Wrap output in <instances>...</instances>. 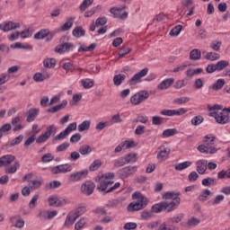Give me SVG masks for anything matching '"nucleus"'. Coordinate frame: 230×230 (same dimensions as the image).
Instances as JSON below:
<instances>
[{"mask_svg":"<svg viewBox=\"0 0 230 230\" xmlns=\"http://www.w3.org/2000/svg\"><path fill=\"white\" fill-rule=\"evenodd\" d=\"M215 184H217V181L213 178H205L202 180L203 186H215Z\"/></svg>","mask_w":230,"mask_h":230,"instance_id":"nucleus-56","label":"nucleus"},{"mask_svg":"<svg viewBox=\"0 0 230 230\" xmlns=\"http://www.w3.org/2000/svg\"><path fill=\"white\" fill-rule=\"evenodd\" d=\"M169 155H170V148L164 146H160L158 147L157 159L159 161H166Z\"/></svg>","mask_w":230,"mask_h":230,"instance_id":"nucleus-15","label":"nucleus"},{"mask_svg":"<svg viewBox=\"0 0 230 230\" xmlns=\"http://www.w3.org/2000/svg\"><path fill=\"white\" fill-rule=\"evenodd\" d=\"M76 216L74 215L73 212H70L67 217H66V219L65 221V226L66 227H69V226H73V224H75V222H76Z\"/></svg>","mask_w":230,"mask_h":230,"instance_id":"nucleus-33","label":"nucleus"},{"mask_svg":"<svg viewBox=\"0 0 230 230\" xmlns=\"http://www.w3.org/2000/svg\"><path fill=\"white\" fill-rule=\"evenodd\" d=\"M187 111L184 108H180L178 110H162L160 111V114L162 116H182L186 114Z\"/></svg>","mask_w":230,"mask_h":230,"instance_id":"nucleus-8","label":"nucleus"},{"mask_svg":"<svg viewBox=\"0 0 230 230\" xmlns=\"http://www.w3.org/2000/svg\"><path fill=\"white\" fill-rule=\"evenodd\" d=\"M163 121H164V119L163 117L159 116H154L152 117V125H163Z\"/></svg>","mask_w":230,"mask_h":230,"instance_id":"nucleus-59","label":"nucleus"},{"mask_svg":"<svg viewBox=\"0 0 230 230\" xmlns=\"http://www.w3.org/2000/svg\"><path fill=\"white\" fill-rule=\"evenodd\" d=\"M49 202H66L67 201V198L58 197L57 195L50 196L49 198Z\"/></svg>","mask_w":230,"mask_h":230,"instance_id":"nucleus-52","label":"nucleus"},{"mask_svg":"<svg viewBox=\"0 0 230 230\" xmlns=\"http://www.w3.org/2000/svg\"><path fill=\"white\" fill-rule=\"evenodd\" d=\"M125 80H127V75L123 74H119L114 75L113 84L114 85H116V87H119V85H121V84H123Z\"/></svg>","mask_w":230,"mask_h":230,"instance_id":"nucleus-24","label":"nucleus"},{"mask_svg":"<svg viewBox=\"0 0 230 230\" xmlns=\"http://www.w3.org/2000/svg\"><path fill=\"white\" fill-rule=\"evenodd\" d=\"M67 105V101H63L61 104L56 105L48 110V112L50 114H55V112H58V111H62V109H66Z\"/></svg>","mask_w":230,"mask_h":230,"instance_id":"nucleus-27","label":"nucleus"},{"mask_svg":"<svg viewBox=\"0 0 230 230\" xmlns=\"http://www.w3.org/2000/svg\"><path fill=\"white\" fill-rule=\"evenodd\" d=\"M189 166H191V162L186 161L183 163H180L177 165H175V170L177 172H181L182 170H186V168H189Z\"/></svg>","mask_w":230,"mask_h":230,"instance_id":"nucleus-42","label":"nucleus"},{"mask_svg":"<svg viewBox=\"0 0 230 230\" xmlns=\"http://www.w3.org/2000/svg\"><path fill=\"white\" fill-rule=\"evenodd\" d=\"M89 175V171L84 170L80 172H75L69 175L68 181L70 182H76L78 181H82V179H85Z\"/></svg>","mask_w":230,"mask_h":230,"instance_id":"nucleus-7","label":"nucleus"},{"mask_svg":"<svg viewBox=\"0 0 230 230\" xmlns=\"http://www.w3.org/2000/svg\"><path fill=\"white\" fill-rule=\"evenodd\" d=\"M21 166V164L16 161L14 162V164L13 166L7 167L5 169V173H15L17 172V169Z\"/></svg>","mask_w":230,"mask_h":230,"instance_id":"nucleus-48","label":"nucleus"},{"mask_svg":"<svg viewBox=\"0 0 230 230\" xmlns=\"http://www.w3.org/2000/svg\"><path fill=\"white\" fill-rule=\"evenodd\" d=\"M81 84L83 85L84 89H91L94 85V80L93 79H83L81 80Z\"/></svg>","mask_w":230,"mask_h":230,"instance_id":"nucleus-40","label":"nucleus"},{"mask_svg":"<svg viewBox=\"0 0 230 230\" xmlns=\"http://www.w3.org/2000/svg\"><path fill=\"white\" fill-rule=\"evenodd\" d=\"M137 172V166L129 165L123 167L118 171V175L120 179H127Z\"/></svg>","mask_w":230,"mask_h":230,"instance_id":"nucleus-6","label":"nucleus"},{"mask_svg":"<svg viewBox=\"0 0 230 230\" xmlns=\"http://www.w3.org/2000/svg\"><path fill=\"white\" fill-rule=\"evenodd\" d=\"M197 172L199 175H204L206 171L208 170V161L206 160H199L196 163Z\"/></svg>","mask_w":230,"mask_h":230,"instance_id":"nucleus-23","label":"nucleus"},{"mask_svg":"<svg viewBox=\"0 0 230 230\" xmlns=\"http://www.w3.org/2000/svg\"><path fill=\"white\" fill-rule=\"evenodd\" d=\"M85 211H86L85 207H78L72 213L75 216V218H78L79 217H82V215H84V213H85Z\"/></svg>","mask_w":230,"mask_h":230,"instance_id":"nucleus-58","label":"nucleus"},{"mask_svg":"<svg viewBox=\"0 0 230 230\" xmlns=\"http://www.w3.org/2000/svg\"><path fill=\"white\" fill-rule=\"evenodd\" d=\"M224 85H226V80L218 79L216 83L213 84L212 89L213 91H220Z\"/></svg>","mask_w":230,"mask_h":230,"instance_id":"nucleus-41","label":"nucleus"},{"mask_svg":"<svg viewBox=\"0 0 230 230\" xmlns=\"http://www.w3.org/2000/svg\"><path fill=\"white\" fill-rule=\"evenodd\" d=\"M91 152H93V147L89 145H83L79 147V154H81V155H89Z\"/></svg>","mask_w":230,"mask_h":230,"instance_id":"nucleus-34","label":"nucleus"},{"mask_svg":"<svg viewBox=\"0 0 230 230\" xmlns=\"http://www.w3.org/2000/svg\"><path fill=\"white\" fill-rule=\"evenodd\" d=\"M164 200H173L174 202H181V192L169 191L162 195Z\"/></svg>","mask_w":230,"mask_h":230,"instance_id":"nucleus-16","label":"nucleus"},{"mask_svg":"<svg viewBox=\"0 0 230 230\" xmlns=\"http://www.w3.org/2000/svg\"><path fill=\"white\" fill-rule=\"evenodd\" d=\"M176 134H179V131L177 129L169 128V129H165L162 133V137H163V139H164L165 137H172V136H175Z\"/></svg>","mask_w":230,"mask_h":230,"instance_id":"nucleus-36","label":"nucleus"},{"mask_svg":"<svg viewBox=\"0 0 230 230\" xmlns=\"http://www.w3.org/2000/svg\"><path fill=\"white\" fill-rule=\"evenodd\" d=\"M125 164H127V163L125 162V158L120 157L114 161L113 166L114 168H121V166H125Z\"/></svg>","mask_w":230,"mask_h":230,"instance_id":"nucleus-57","label":"nucleus"},{"mask_svg":"<svg viewBox=\"0 0 230 230\" xmlns=\"http://www.w3.org/2000/svg\"><path fill=\"white\" fill-rule=\"evenodd\" d=\"M109 179H114V172H108L105 175L102 174L101 176L95 177V182L98 183V185H97L98 191H104L105 193H111V191L118 190V188H119V186H121V183L116 182L114 184V181H112ZM111 184H114V185L107 190V188H109V186H111Z\"/></svg>","mask_w":230,"mask_h":230,"instance_id":"nucleus-1","label":"nucleus"},{"mask_svg":"<svg viewBox=\"0 0 230 230\" xmlns=\"http://www.w3.org/2000/svg\"><path fill=\"white\" fill-rule=\"evenodd\" d=\"M124 230H135L137 229V224L134 222H128L123 226Z\"/></svg>","mask_w":230,"mask_h":230,"instance_id":"nucleus-62","label":"nucleus"},{"mask_svg":"<svg viewBox=\"0 0 230 230\" xmlns=\"http://www.w3.org/2000/svg\"><path fill=\"white\" fill-rule=\"evenodd\" d=\"M183 218H184V214H178L169 218V224H179V222H182Z\"/></svg>","mask_w":230,"mask_h":230,"instance_id":"nucleus-43","label":"nucleus"},{"mask_svg":"<svg viewBox=\"0 0 230 230\" xmlns=\"http://www.w3.org/2000/svg\"><path fill=\"white\" fill-rule=\"evenodd\" d=\"M124 161L126 164H134L137 161V154L136 153H129L124 157Z\"/></svg>","mask_w":230,"mask_h":230,"instance_id":"nucleus-31","label":"nucleus"},{"mask_svg":"<svg viewBox=\"0 0 230 230\" xmlns=\"http://www.w3.org/2000/svg\"><path fill=\"white\" fill-rule=\"evenodd\" d=\"M181 31H182V25H177L171 30L169 35L171 37H177Z\"/></svg>","mask_w":230,"mask_h":230,"instance_id":"nucleus-49","label":"nucleus"},{"mask_svg":"<svg viewBox=\"0 0 230 230\" xmlns=\"http://www.w3.org/2000/svg\"><path fill=\"white\" fill-rule=\"evenodd\" d=\"M102 12V5H97L95 7H93L92 9L84 12V17L88 18V17H93V15H94L95 13H98Z\"/></svg>","mask_w":230,"mask_h":230,"instance_id":"nucleus-32","label":"nucleus"},{"mask_svg":"<svg viewBox=\"0 0 230 230\" xmlns=\"http://www.w3.org/2000/svg\"><path fill=\"white\" fill-rule=\"evenodd\" d=\"M57 215H58L57 210H41L37 217L42 218V220H53Z\"/></svg>","mask_w":230,"mask_h":230,"instance_id":"nucleus-11","label":"nucleus"},{"mask_svg":"<svg viewBox=\"0 0 230 230\" xmlns=\"http://www.w3.org/2000/svg\"><path fill=\"white\" fill-rule=\"evenodd\" d=\"M121 143H122L124 149H126V150H128V148H136V146H137V144H136V142L134 140H131V141L125 140Z\"/></svg>","mask_w":230,"mask_h":230,"instance_id":"nucleus-47","label":"nucleus"},{"mask_svg":"<svg viewBox=\"0 0 230 230\" xmlns=\"http://www.w3.org/2000/svg\"><path fill=\"white\" fill-rule=\"evenodd\" d=\"M93 2L94 0H84L79 6V10L81 12H85V10L89 8V6H91V4H93Z\"/></svg>","mask_w":230,"mask_h":230,"instance_id":"nucleus-45","label":"nucleus"},{"mask_svg":"<svg viewBox=\"0 0 230 230\" xmlns=\"http://www.w3.org/2000/svg\"><path fill=\"white\" fill-rule=\"evenodd\" d=\"M46 37H47V42H49V40H52L53 39V32H49V30L42 29L40 31H38L36 34H34V39H36V40L46 39Z\"/></svg>","mask_w":230,"mask_h":230,"instance_id":"nucleus-12","label":"nucleus"},{"mask_svg":"<svg viewBox=\"0 0 230 230\" xmlns=\"http://www.w3.org/2000/svg\"><path fill=\"white\" fill-rule=\"evenodd\" d=\"M146 206V202H135L128 205L127 209L128 213H134L136 211H141V209H145Z\"/></svg>","mask_w":230,"mask_h":230,"instance_id":"nucleus-17","label":"nucleus"},{"mask_svg":"<svg viewBox=\"0 0 230 230\" xmlns=\"http://www.w3.org/2000/svg\"><path fill=\"white\" fill-rule=\"evenodd\" d=\"M50 76H51V75H49V74L43 75L41 73H36L33 75V80H34V82H44V80H46V78H49Z\"/></svg>","mask_w":230,"mask_h":230,"instance_id":"nucleus-38","label":"nucleus"},{"mask_svg":"<svg viewBox=\"0 0 230 230\" xmlns=\"http://www.w3.org/2000/svg\"><path fill=\"white\" fill-rule=\"evenodd\" d=\"M21 28V23L13 22H4L0 24V30L4 32L12 31V30H17Z\"/></svg>","mask_w":230,"mask_h":230,"instance_id":"nucleus-10","label":"nucleus"},{"mask_svg":"<svg viewBox=\"0 0 230 230\" xmlns=\"http://www.w3.org/2000/svg\"><path fill=\"white\" fill-rule=\"evenodd\" d=\"M59 168V173H67V172H71L73 170V166L69 164H61L58 165Z\"/></svg>","mask_w":230,"mask_h":230,"instance_id":"nucleus-50","label":"nucleus"},{"mask_svg":"<svg viewBox=\"0 0 230 230\" xmlns=\"http://www.w3.org/2000/svg\"><path fill=\"white\" fill-rule=\"evenodd\" d=\"M130 51H132V49L123 46L119 51V57H125V55H128Z\"/></svg>","mask_w":230,"mask_h":230,"instance_id":"nucleus-63","label":"nucleus"},{"mask_svg":"<svg viewBox=\"0 0 230 230\" xmlns=\"http://www.w3.org/2000/svg\"><path fill=\"white\" fill-rule=\"evenodd\" d=\"M73 48H75V45L73 43L65 42V43H61L60 45L57 46L55 48V52L59 53V54L67 53V52L73 50Z\"/></svg>","mask_w":230,"mask_h":230,"instance_id":"nucleus-14","label":"nucleus"},{"mask_svg":"<svg viewBox=\"0 0 230 230\" xmlns=\"http://www.w3.org/2000/svg\"><path fill=\"white\" fill-rule=\"evenodd\" d=\"M202 58V52H200V49H194L190 53V60L197 61L200 60Z\"/></svg>","mask_w":230,"mask_h":230,"instance_id":"nucleus-26","label":"nucleus"},{"mask_svg":"<svg viewBox=\"0 0 230 230\" xmlns=\"http://www.w3.org/2000/svg\"><path fill=\"white\" fill-rule=\"evenodd\" d=\"M13 161H15V155H3L2 157H0V168H3V166H9V164H12Z\"/></svg>","mask_w":230,"mask_h":230,"instance_id":"nucleus-21","label":"nucleus"},{"mask_svg":"<svg viewBox=\"0 0 230 230\" xmlns=\"http://www.w3.org/2000/svg\"><path fill=\"white\" fill-rule=\"evenodd\" d=\"M55 159V156L51 153H47L41 157L42 163H51Z\"/></svg>","mask_w":230,"mask_h":230,"instance_id":"nucleus-61","label":"nucleus"},{"mask_svg":"<svg viewBox=\"0 0 230 230\" xmlns=\"http://www.w3.org/2000/svg\"><path fill=\"white\" fill-rule=\"evenodd\" d=\"M199 224H200V219L197 217H191L187 221V226H189V227H195V226H199Z\"/></svg>","mask_w":230,"mask_h":230,"instance_id":"nucleus-55","label":"nucleus"},{"mask_svg":"<svg viewBox=\"0 0 230 230\" xmlns=\"http://www.w3.org/2000/svg\"><path fill=\"white\" fill-rule=\"evenodd\" d=\"M204 121V118H202V116L199 115L194 117L191 119V125H194V127H198V125H200V123H202Z\"/></svg>","mask_w":230,"mask_h":230,"instance_id":"nucleus-60","label":"nucleus"},{"mask_svg":"<svg viewBox=\"0 0 230 230\" xmlns=\"http://www.w3.org/2000/svg\"><path fill=\"white\" fill-rule=\"evenodd\" d=\"M107 22V17L103 16V17H99L96 21H95V26H105V23Z\"/></svg>","mask_w":230,"mask_h":230,"instance_id":"nucleus-64","label":"nucleus"},{"mask_svg":"<svg viewBox=\"0 0 230 230\" xmlns=\"http://www.w3.org/2000/svg\"><path fill=\"white\" fill-rule=\"evenodd\" d=\"M172 84H175V79L173 78H167L162 81L156 87L158 91H164L172 87Z\"/></svg>","mask_w":230,"mask_h":230,"instance_id":"nucleus-20","label":"nucleus"},{"mask_svg":"<svg viewBox=\"0 0 230 230\" xmlns=\"http://www.w3.org/2000/svg\"><path fill=\"white\" fill-rule=\"evenodd\" d=\"M215 139L217 137L213 134H208L203 137L202 141L207 146H213L215 145Z\"/></svg>","mask_w":230,"mask_h":230,"instance_id":"nucleus-28","label":"nucleus"},{"mask_svg":"<svg viewBox=\"0 0 230 230\" xmlns=\"http://www.w3.org/2000/svg\"><path fill=\"white\" fill-rule=\"evenodd\" d=\"M148 98H150L148 91H140L131 96L130 103H132V105H139L140 103H143V102L148 100Z\"/></svg>","mask_w":230,"mask_h":230,"instance_id":"nucleus-4","label":"nucleus"},{"mask_svg":"<svg viewBox=\"0 0 230 230\" xmlns=\"http://www.w3.org/2000/svg\"><path fill=\"white\" fill-rule=\"evenodd\" d=\"M96 49V43H92L89 47H85L84 45H81L78 49V52L82 53L84 51H94Z\"/></svg>","mask_w":230,"mask_h":230,"instance_id":"nucleus-46","label":"nucleus"},{"mask_svg":"<svg viewBox=\"0 0 230 230\" xmlns=\"http://www.w3.org/2000/svg\"><path fill=\"white\" fill-rule=\"evenodd\" d=\"M146 75H148V68L145 67L131 77V79L128 81L129 85H135L137 82L141 80V78L146 76Z\"/></svg>","mask_w":230,"mask_h":230,"instance_id":"nucleus-9","label":"nucleus"},{"mask_svg":"<svg viewBox=\"0 0 230 230\" xmlns=\"http://www.w3.org/2000/svg\"><path fill=\"white\" fill-rule=\"evenodd\" d=\"M43 66L47 69H53L57 66V59H55L53 58H47L43 61Z\"/></svg>","mask_w":230,"mask_h":230,"instance_id":"nucleus-25","label":"nucleus"},{"mask_svg":"<svg viewBox=\"0 0 230 230\" xmlns=\"http://www.w3.org/2000/svg\"><path fill=\"white\" fill-rule=\"evenodd\" d=\"M110 13L113 15V17L115 19H121L122 21H125V19H127V17H128V13L124 12L123 13H121V8H116V7H112L110 10Z\"/></svg>","mask_w":230,"mask_h":230,"instance_id":"nucleus-18","label":"nucleus"},{"mask_svg":"<svg viewBox=\"0 0 230 230\" xmlns=\"http://www.w3.org/2000/svg\"><path fill=\"white\" fill-rule=\"evenodd\" d=\"M132 199L133 200H137V202H148V199L139 191L134 192L132 194Z\"/></svg>","mask_w":230,"mask_h":230,"instance_id":"nucleus-30","label":"nucleus"},{"mask_svg":"<svg viewBox=\"0 0 230 230\" xmlns=\"http://www.w3.org/2000/svg\"><path fill=\"white\" fill-rule=\"evenodd\" d=\"M12 130V125L10 123L4 124L0 128V139L3 137V134H5V132H10Z\"/></svg>","mask_w":230,"mask_h":230,"instance_id":"nucleus-51","label":"nucleus"},{"mask_svg":"<svg viewBox=\"0 0 230 230\" xmlns=\"http://www.w3.org/2000/svg\"><path fill=\"white\" fill-rule=\"evenodd\" d=\"M24 139V136L19 135L14 139H13L9 144L4 145L2 146V150H8V148H12V146H17Z\"/></svg>","mask_w":230,"mask_h":230,"instance_id":"nucleus-22","label":"nucleus"},{"mask_svg":"<svg viewBox=\"0 0 230 230\" xmlns=\"http://www.w3.org/2000/svg\"><path fill=\"white\" fill-rule=\"evenodd\" d=\"M226 67H229V61L220 60L217 63H216V69L217 71H224Z\"/></svg>","mask_w":230,"mask_h":230,"instance_id":"nucleus-39","label":"nucleus"},{"mask_svg":"<svg viewBox=\"0 0 230 230\" xmlns=\"http://www.w3.org/2000/svg\"><path fill=\"white\" fill-rule=\"evenodd\" d=\"M102 166V161L94 160L89 167L90 172H96Z\"/></svg>","mask_w":230,"mask_h":230,"instance_id":"nucleus-53","label":"nucleus"},{"mask_svg":"<svg viewBox=\"0 0 230 230\" xmlns=\"http://www.w3.org/2000/svg\"><path fill=\"white\" fill-rule=\"evenodd\" d=\"M209 116L214 118L216 122L219 125H226V123H229V114L225 109H223L222 111H212L209 113Z\"/></svg>","mask_w":230,"mask_h":230,"instance_id":"nucleus-3","label":"nucleus"},{"mask_svg":"<svg viewBox=\"0 0 230 230\" xmlns=\"http://www.w3.org/2000/svg\"><path fill=\"white\" fill-rule=\"evenodd\" d=\"M39 112H40V109H37V108L29 109L27 111V118H26L27 123L33 122V120L37 119V116H39Z\"/></svg>","mask_w":230,"mask_h":230,"instance_id":"nucleus-19","label":"nucleus"},{"mask_svg":"<svg viewBox=\"0 0 230 230\" xmlns=\"http://www.w3.org/2000/svg\"><path fill=\"white\" fill-rule=\"evenodd\" d=\"M72 35L76 37V39H80V37H85V30L82 26L75 27L73 31Z\"/></svg>","mask_w":230,"mask_h":230,"instance_id":"nucleus-29","label":"nucleus"},{"mask_svg":"<svg viewBox=\"0 0 230 230\" xmlns=\"http://www.w3.org/2000/svg\"><path fill=\"white\" fill-rule=\"evenodd\" d=\"M90 128H91V120H84L78 125L79 132H85V130H89Z\"/></svg>","mask_w":230,"mask_h":230,"instance_id":"nucleus-37","label":"nucleus"},{"mask_svg":"<svg viewBox=\"0 0 230 230\" xmlns=\"http://www.w3.org/2000/svg\"><path fill=\"white\" fill-rule=\"evenodd\" d=\"M206 60H210L211 62L215 60H218L220 58V55L215 52H208L205 56Z\"/></svg>","mask_w":230,"mask_h":230,"instance_id":"nucleus-44","label":"nucleus"},{"mask_svg":"<svg viewBox=\"0 0 230 230\" xmlns=\"http://www.w3.org/2000/svg\"><path fill=\"white\" fill-rule=\"evenodd\" d=\"M40 186H42V181L39 180L31 181L29 183V187L31 188V190H37Z\"/></svg>","mask_w":230,"mask_h":230,"instance_id":"nucleus-54","label":"nucleus"},{"mask_svg":"<svg viewBox=\"0 0 230 230\" xmlns=\"http://www.w3.org/2000/svg\"><path fill=\"white\" fill-rule=\"evenodd\" d=\"M94 190H96V184L91 181H84L80 188L81 193H83V195H86L87 197L93 195V193H94Z\"/></svg>","mask_w":230,"mask_h":230,"instance_id":"nucleus-5","label":"nucleus"},{"mask_svg":"<svg viewBox=\"0 0 230 230\" xmlns=\"http://www.w3.org/2000/svg\"><path fill=\"white\" fill-rule=\"evenodd\" d=\"M179 208V202H164V203H156L152 207V211L154 213H161V211H167V213H171L174 209Z\"/></svg>","mask_w":230,"mask_h":230,"instance_id":"nucleus-2","label":"nucleus"},{"mask_svg":"<svg viewBox=\"0 0 230 230\" xmlns=\"http://www.w3.org/2000/svg\"><path fill=\"white\" fill-rule=\"evenodd\" d=\"M73 21H75V18L73 17L67 18V22H65L61 27V31H69V30L73 28Z\"/></svg>","mask_w":230,"mask_h":230,"instance_id":"nucleus-35","label":"nucleus"},{"mask_svg":"<svg viewBox=\"0 0 230 230\" xmlns=\"http://www.w3.org/2000/svg\"><path fill=\"white\" fill-rule=\"evenodd\" d=\"M10 224L11 227L22 229V227H24L25 222L22 219L21 216H13L10 217Z\"/></svg>","mask_w":230,"mask_h":230,"instance_id":"nucleus-13","label":"nucleus"}]
</instances>
